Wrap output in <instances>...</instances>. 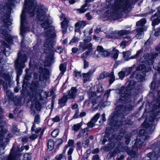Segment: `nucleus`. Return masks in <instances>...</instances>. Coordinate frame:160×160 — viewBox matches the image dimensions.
<instances>
[{"label":"nucleus","mask_w":160,"mask_h":160,"mask_svg":"<svg viewBox=\"0 0 160 160\" xmlns=\"http://www.w3.org/2000/svg\"><path fill=\"white\" fill-rule=\"evenodd\" d=\"M109 74V73L108 72L103 71L99 75L98 77L97 78V79L98 80H100L105 78H107Z\"/></svg>","instance_id":"412c9836"},{"label":"nucleus","mask_w":160,"mask_h":160,"mask_svg":"<svg viewBox=\"0 0 160 160\" xmlns=\"http://www.w3.org/2000/svg\"><path fill=\"white\" fill-rule=\"evenodd\" d=\"M95 122H94L91 120L89 122L87 123V126L88 127L90 128H92L95 126Z\"/></svg>","instance_id":"09e8293b"},{"label":"nucleus","mask_w":160,"mask_h":160,"mask_svg":"<svg viewBox=\"0 0 160 160\" xmlns=\"http://www.w3.org/2000/svg\"><path fill=\"white\" fill-rule=\"evenodd\" d=\"M0 84H3L4 90L6 92V94L9 97H10L12 95V93L10 91L7 89V82L4 83V82L2 80L0 79Z\"/></svg>","instance_id":"4468645a"},{"label":"nucleus","mask_w":160,"mask_h":160,"mask_svg":"<svg viewBox=\"0 0 160 160\" xmlns=\"http://www.w3.org/2000/svg\"><path fill=\"white\" fill-rule=\"evenodd\" d=\"M56 160H66L65 156L63 154H60L57 155L55 157Z\"/></svg>","instance_id":"cd10ccee"},{"label":"nucleus","mask_w":160,"mask_h":160,"mask_svg":"<svg viewBox=\"0 0 160 160\" xmlns=\"http://www.w3.org/2000/svg\"><path fill=\"white\" fill-rule=\"evenodd\" d=\"M147 133V130L144 129H142L139 130L138 134L140 137H143Z\"/></svg>","instance_id":"ea45409f"},{"label":"nucleus","mask_w":160,"mask_h":160,"mask_svg":"<svg viewBox=\"0 0 160 160\" xmlns=\"http://www.w3.org/2000/svg\"><path fill=\"white\" fill-rule=\"evenodd\" d=\"M40 122V117L38 115H36L34 120V122L37 124H38Z\"/></svg>","instance_id":"de8ad7c7"},{"label":"nucleus","mask_w":160,"mask_h":160,"mask_svg":"<svg viewBox=\"0 0 160 160\" xmlns=\"http://www.w3.org/2000/svg\"><path fill=\"white\" fill-rule=\"evenodd\" d=\"M75 34H76L77 33H79L80 34V22H78L75 25Z\"/></svg>","instance_id":"a878e982"},{"label":"nucleus","mask_w":160,"mask_h":160,"mask_svg":"<svg viewBox=\"0 0 160 160\" xmlns=\"http://www.w3.org/2000/svg\"><path fill=\"white\" fill-rule=\"evenodd\" d=\"M37 137V134H33L29 137V138L31 140H34L36 139Z\"/></svg>","instance_id":"338daca9"},{"label":"nucleus","mask_w":160,"mask_h":160,"mask_svg":"<svg viewBox=\"0 0 160 160\" xmlns=\"http://www.w3.org/2000/svg\"><path fill=\"white\" fill-rule=\"evenodd\" d=\"M124 107V106L122 104L119 105L116 107L115 109L117 111H122Z\"/></svg>","instance_id":"603ef678"},{"label":"nucleus","mask_w":160,"mask_h":160,"mask_svg":"<svg viewBox=\"0 0 160 160\" xmlns=\"http://www.w3.org/2000/svg\"><path fill=\"white\" fill-rule=\"evenodd\" d=\"M88 151L87 150V152L84 154L81 160H88V158L89 154L90 153V152H88Z\"/></svg>","instance_id":"37998d69"},{"label":"nucleus","mask_w":160,"mask_h":160,"mask_svg":"<svg viewBox=\"0 0 160 160\" xmlns=\"http://www.w3.org/2000/svg\"><path fill=\"white\" fill-rule=\"evenodd\" d=\"M140 142V139L137 138L135 140L134 142V146L137 148H141L142 146L140 144H139V143Z\"/></svg>","instance_id":"c9c22d12"},{"label":"nucleus","mask_w":160,"mask_h":160,"mask_svg":"<svg viewBox=\"0 0 160 160\" xmlns=\"http://www.w3.org/2000/svg\"><path fill=\"white\" fill-rule=\"evenodd\" d=\"M114 131V128L112 127H108L106 128L105 131V134L103 136V138L101 140V144L104 145L108 141L110 142L107 144L106 147V149L108 151H109L114 148L115 147V144L114 142H112V140L115 138V135L112 134L111 137H110L111 134H112Z\"/></svg>","instance_id":"7ed1b4c3"},{"label":"nucleus","mask_w":160,"mask_h":160,"mask_svg":"<svg viewBox=\"0 0 160 160\" xmlns=\"http://www.w3.org/2000/svg\"><path fill=\"white\" fill-rule=\"evenodd\" d=\"M150 87L151 90L154 91L156 90L157 88L156 83L155 81H152L151 83Z\"/></svg>","instance_id":"72a5a7b5"},{"label":"nucleus","mask_w":160,"mask_h":160,"mask_svg":"<svg viewBox=\"0 0 160 160\" xmlns=\"http://www.w3.org/2000/svg\"><path fill=\"white\" fill-rule=\"evenodd\" d=\"M134 81H129L126 86L122 85L118 89V94L120 95L119 101L123 104H126L131 101V91L133 90L136 86Z\"/></svg>","instance_id":"f03ea898"},{"label":"nucleus","mask_w":160,"mask_h":160,"mask_svg":"<svg viewBox=\"0 0 160 160\" xmlns=\"http://www.w3.org/2000/svg\"><path fill=\"white\" fill-rule=\"evenodd\" d=\"M79 40V39L76 37H74L71 41L69 44L71 45H73L74 43H76Z\"/></svg>","instance_id":"79ce46f5"},{"label":"nucleus","mask_w":160,"mask_h":160,"mask_svg":"<svg viewBox=\"0 0 160 160\" xmlns=\"http://www.w3.org/2000/svg\"><path fill=\"white\" fill-rule=\"evenodd\" d=\"M160 146V141H157L153 143L150 145L149 146V148L154 150L158 148Z\"/></svg>","instance_id":"dca6fc26"},{"label":"nucleus","mask_w":160,"mask_h":160,"mask_svg":"<svg viewBox=\"0 0 160 160\" xmlns=\"http://www.w3.org/2000/svg\"><path fill=\"white\" fill-rule=\"evenodd\" d=\"M100 159L99 156L98 154H96L92 157V160H99Z\"/></svg>","instance_id":"774afa93"},{"label":"nucleus","mask_w":160,"mask_h":160,"mask_svg":"<svg viewBox=\"0 0 160 160\" xmlns=\"http://www.w3.org/2000/svg\"><path fill=\"white\" fill-rule=\"evenodd\" d=\"M79 109L77 110L75 112V113L73 117V118H77L79 117Z\"/></svg>","instance_id":"69168bd1"},{"label":"nucleus","mask_w":160,"mask_h":160,"mask_svg":"<svg viewBox=\"0 0 160 160\" xmlns=\"http://www.w3.org/2000/svg\"><path fill=\"white\" fill-rule=\"evenodd\" d=\"M74 78H79L80 77V72L77 71H75L74 73Z\"/></svg>","instance_id":"e2e57ef3"},{"label":"nucleus","mask_w":160,"mask_h":160,"mask_svg":"<svg viewBox=\"0 0 160 160\" xmlns=\"http://www.w3.org/2000/svg\"><path fill=\"white\" fill-rule=\"evenodd\" d=\"M112 10L110 11L109 9L106 10L104 13L106 16H108V18L109 19L116 20L119 18V14L117 12L118 9L115 6H113L112 8Z\"/></svg>","instance_id":"6e6552de"},{"label":"nucleus","mask_w":160,"mask_h":160,"mask_svg":"<svg viewBox=\"0 0 160 160\" xmlns=\"http://www.w3.org/2000/svg\"><path fill=\"white\" fill-rule=\"evenodd\" d=\"M60 70L62 71V72L60 73L59 77H62V76L64 72L66 71V68L65 65L64 64H61L59 66Z\"/></svg>","instance_id":"bb28decb"},{"label":"nucleus","mask_w":160,"mask_h":160,"mask_svg":"<svg viewBox=\"0 0 160 160\" xmlns=\"http://www.w3.org/2000/svg\"><path fill=\"white\" fill-rule=\"evenodd\" d=\"M77 92V90L75 88H72L71 89V90L69 91L67 95H64L59 99L58 104L59 105V107L62 108L65 106L68 98H74L76 97Z\"/></svg>","instance_id":"423d86ee"},{"label":"nucleus","mask_w":160,"mask_h":160,"mask_svg":"<svg viewBox=\"0 0 160 160\" xmlns=\"http://www.w3.org/2000/svg\"><path fill=\"white\" fill-rule=\"evenodd\" d=\"M96 50L98 51L99 53H101L103 52L104 48L102 46L98 45L97 47Z\"/></svg>","instance_id":"052dcab7"},{"label":"nucleus","mask_w":160,"mask_h":160,"mask_svg":"<svg viewBox=\"0 0 160 160\" xmlns=\"http://www.w3.org/2000/svg\"><path fill=\"white\" fill-rule=\"evenodd\" d=\"M72 129L75 132H77L80 128V123L74 124L72 127Z\"/></svg>","instance_id":"7c9ffc66"},{"label":"nucleus","mask_w":160,"mask_h":160,"mask_svg":"<svg viewBox=\"0 0 160 160\" xmlns=\"http://www.w3.org/2000/svg\"><path fill=\"white\" fill-rule=\"evenodd\" d=\"M52 121L54 122H59L60 121V119L59 116L57 115L52 119Z\"/></svg>","instance_id":"4d7b16f0"},{"label":"nucleus","mask_w":160,"mask_h":160,"mask_svg":"<svg viewBox=\"0 0 160 160\" xmlns=\"http://www.w3.org/2000/svg\"><path fill=\"white\" fill-rule=\"evenodd\" d=\"M33 89L36 91L34 96H30V100L32 103L34 102V101H38V100H42L43 98L41 92H39L41 85L39 84L38 82L37 81L32 84Z\"/></svg>","instance_id":"0eeeda50"},{"label":"nucleus","mask_w":160,"mask_h":160,"mask_svg":"<svg viewBox=\"0 0 160 160\" xmlns=\"http://www.w3.org/2000/svg\"><path fill=\"white\" fill-rule=\"evenodd\" d=\"M146 22L147 21L145 18H142L136 22V26L137 27H139V26L144 27V25Z\"/></svg>","instance_id":"f3484780"},{"label":"nucleus","mask_w":160,"mask_h":160,"mask_svg":"<svg viewBox=\"0 0 160 160\" xmlns=\"http://www.w3.org/2000/svg\"><path fill=\"white\" fill-rule=\"evenodd\" d=\"M59 131L58 129L54 130L51 133L52 136L54 138L56 137L59 134Z\"/></svg>","instance_id":"e433bc0d"},{"label":"nucleus","mask_w":160,"mask_h":160,"mask_svg":"<svg viewBox=\"0 0 160 160\" xmlns=\"http://www.w3.org/2000/svg\"><path fill=\"white\" fill-rule=\"evenodd\" d=\"M39 92H41L43 99L48 97L49 93L42 90H39Z\"/></svg>","instance_id":"2f4dec72"},{"label":"nucleus","mask_w":160,"mask_h":160,"mask_svg":"<svg viewBox=\"0 0 160 160\" xmlns=\"http://www.w3.org/2000/svg\"><path fill=\"white\" fill-rule=\"evenodd\" d=\"M115 7L119 10L120 9H122L123 12L124 13H126L128 11V5L125 3H123L121 4L118 3L115 6Z\"/></svg>","instance_id":"f8f14e48"},{"label":"nucleus","mask_w":160,"mask_h":160,"mask_svg":"<svg viewBox=\"0 0 160 160\" xmlns=\"http://www.w3.org/2000/svg\"><path fill=\"white\" fill-rule=\"evenodd\" d=\"M102 55L104 57H107L110 55V52L107 51L105 50L104 49L103 50V52H101Z\"/></svg>","instance_id":"3c124183"},{"label":"nucleus","mask_w":160,"mask_h":160,"mask_svg":"<svg viewBox=\"0 0 160 160\" xmlns=\"http://www.w3.org/2000/svg\"><path fill=\"white\" fill-rule=\"evenodd\" d=\"M136 30L137 34H136V37L139 39H141L143 38V32L144 31H146V29L145 27H141L140 28H138L136 29Z\"/></svg>","instance_id":"9b49d317"},{"label":"nucleus","mask_w":160,"mask_h":160,"mask_svg":"<svg viewBox=\"0 0 160 160\" xmlns=\"http://www.w3.org/2000/svg\"><path fill=\"white\" fill-rule=\"evenodd\" d=\"M30 156L28 153L25 154L24 155L23 160H31Z\"/></svg>","instance_id":"680f3d73"},{"label":"nucleus","mask_w":160,"mask_h":160,"mask_svg":"<svg viewBox=\"0 0 160 160\" xmlns=\"http://www.w3.org/2000/svg\"><path fill=\"white\" fill-rule=\"evenodd\" d=\"M100 117V114L99 113H96L91 119L94 122H96L99 118Z\"/></svg>","instance_id":"a19ab883"},{"label":"nucleus","mask_w":160,"mask_h":160,"mask_svg":"<svg viewBox=\"0 0 160 160\" xmlns=\"http://www.w3.org/2000/svg\"><path fill=\"white\" fill-rule=\"evenodd\" d=\"M47 11V8L43 5L38 6L35 0H25L21 16L20 34L22 36L24 32L30 30L28 28L26 20L27 14L30 17L36 14L37 20L39 21L45 20V22L41 24L42 28L45 30L47 29L45 33L46 41L44 46L47 48L48 52L52 53L54 51L52 46L54 43L53 39L55 37L56 34L54 27L50 25L52 22L49 21L48 16L46 15Z\"/></svg>","instance_id":"f257e3e1"},{"label":"nucleus","mask_w":160,"mask_h":160,"mask_svg":"<svg viewBox=\"0 0 160 160\" xmlns=\"http://www.w3.org/2000/svg\"><path fill=\"white\" fill-rule=\"evenodd\" d=\"M61 20L62 21L61 23V27L62 29V32L65 33L66 32L68 26V20L64 15H62L60 17Z\"/></svg>","instance_id":"9d476101"},{"label":"nucleus","mask_w":160,"mask_h":160,"mask_svg":"<svg viewBox=\"0 0 160 160\" xmlns=\"http://www.w3.org/2000/svg\"><path fill=\"white\" fill-rule=\"evenodd\" d=\"M117 152L113 150L112 152L110 151L107 155V157L109 155L108 158H111L114 157L117 154Z\"/></svg>","instance_id":"58836bf2"},{"label":"nucleus","mask_w":160,"mask_h":160,"mask_svg":"<svg viewBox=\"0 0 160 160\" xmlns=\"http://www.w3.org/2000/svg\"><path fill=\"white\" fill-rule=\"evenodd\" d=\"M36 103L35 107L37 110H39L41 108V105L38 101H34Z\"/></svg>","instance_id":"5fc2aeb1"},{"label":"nucleus","mask_w":160,"mask_h":160,"mask_svg":"<svg viewBox=\"0 0 160 160\" xmlns=\"http://www.w3.org/2000/svg\"><path fill=\"white\" fill-rule=\"evenodd\" d=\"M18 58L15 61V67L17 72V82L22 72V68L25 67V63L28 60L26 54L23 52H19L18 55Z\"/></svg>","instance_id":"20e7f679"},{"label":"nucleus","mask_w":160,"mask_h":160,"mask_svg":"<svg viewBox=\"0 0 160 160\" xmlns=\"http://www.w3.org/2000/svg\"><path fill=\"white\" fill-rule=\"evenodd\" d=\"M92 51L87 50L84 53L82 54L81 58L82 59H85L87 58L89 54L91 53Z\"/></svg>","instance_id":"c85d7f7f"},{"label":"nucleus","mask_w":160,"mask_h":160,"mask_svg":"<svg viewBox=\"0 0 160 160\" xmlns=\"http://www.w3.org/2000/svg\"><path fill=\"white\" fill-rule=\"evenodd\" d=\"M54 142L52 139L49 140L48 143V149L49 151L52 150L54 148Z\"/></svg>","instance_id":"6ab92c4d"},{"label":"nucleus","mask_w":160,"mask_h":160,"mask_svg":"<svg viewBox=\"0 0 160 160\" xmlns=\"http://www.w3.org/2000/svg\"><path fill=\"white\" fill-rule=\"evenodd\" d=\"M131 32L130 30L124 29L118 31V33L120 36H123L125 35H127Z\"/></svg>","instance_id":"5701e85b"},{"label":"nucleus","mask_w":160,"mask_h":160,"mask_svg":"<svg viewBox=\"0 0 160 160\" xmlns=\"http://www.w3.org/2000/svg\"><path fill=\"white\" fill-rule=\"evenodd\" d=\"M118 75L120 78H123L125 76V72L123 71H120L118 73Z\"/></svg>","instance_id":"13d9d810"},{"label":"nucleus","mask_w":160,"mask_h":160,"mask_svg":"<svg viewBox=\"0 0 160 160\" xmlns=\"http://www.w3.org/2000/svg\"><path fill=\"white\" fill-rule=\"evenodd\" d=\"M123 115L122 111H117L115 112L112 113L109 116L108 119V124L110 127L118 128L122 125V122L118 120L116 117H120Z\"/></svg>","instance_id":"39448f33"},{"label":"nucleus","mask_w":160,"mask_h":160,"mask_svg":"<svg viewBox=\"0 0 160 160\" xmlns=\"http://www.w3.org/2000/svg\"><path fill=\"white\" fill-rule=\"evenodd\" d=\"M112 0H106V2H108V4L106 5L107 8H109L110 7L112 8L113 7V6H112L111 3V2Z\"/></svg>","instance_id":"bf43d9fd"},{"label":"nucleus","mask_w":160,"mask_h":160,"mask_svg":"<svg viewBox=\"0 0 160 160\" xmlns=\"http://www.w3.org/2000/svg\"><path fill=\"white\" fill-rule=\"evenodd\" d=\"M156 16H158L160 18V10H158L157 12L151 17V19L152 20Z\"/></svg>","instance_id":"c03bdc74"},{"label":"nucleus","mask_w":160,"mask_h":160,"mask_svg":"<svg viewBox=\"0 0 160 160\" xmlns=\"http://www.w3.org/2000/svg\"><path fill=\"white\" fill-rule=\"evenodd\" d=\"M108 77L110 78L109 80V83L110 85H111L115 80V76L113 71H112L110 73H109L108 76Z\"/></svg>","instance_id":"a211bd4d"},{"label":"nucleus","mask_w":160,"mask_h":160,"mask_svg":"<svg viewBox=\"0 0 160 160\" xmlns=\"http://www.w3.org/2000/svg\"><path fill=\"white\" fill-rule=\"evenodd\" d=\"M81 132L85 134V133H86L85 136L87 135V137L88 136V134L87 132L89 130L88 128H85L84 129H82V128H81Z\"/></svg>","instance_id":"6e6d98bb"},{"label":"nucleus","mask_w":160,"mask_h":160,"mask_svg":"<svg viewBox=\"0 0 160 160\" xmlns=\"http://www.w3.org/2000/svg\"><path fill=\"white\" fill-rule=\"evenodd\" d=\"M73 143L74 141L72 139H69L68 142V144L65 147V152L68 147H72Z\"/></svg>","instance_id":"f704fd0d"},{"label":"nucleus","mask_w":160,"mask_h":160,"mask_svg":"<svg viewBox=\"0 0 160 160\" xmlns=\"http://www.w3.org/2000/svg\"><path fill=\"white\" fill-rule=\"evenodd\" d=\"M153 61L152 57H148L147 59L145 60V63L147 65H151L153 64Z\"/></svg>","instance_id":"c756f323"},{"label":"nucleus","mask_w":160,"mask_h":160,"mask_svg":"<svg viewBox=\"0 0 160 160\" xmlns=\"http://www.w3.org/2000/svg\"><path fill=\"white\" fill-rule=\"evenodd\" d=\"M114 51L115 52L113 54L112 57L114 59H116L118 57L119 52L118 49L115 50Z\"/></svg>","instance_id":"a18cd8bd"},{"label":"nucleus","mask_w":160,"mask_h":160,"mask_svg":"<svg viewBox=\"0 0 160 160\" xmlns=\"http://www.w3.org/2000/svg\"><path fill=\"white\" fill-rule=\"evenodd\" d=\"M12 131L17 135H18L19 134V130L16 127H14L13 126Z\"/></svg>","instance_id":"49530a36"},{"label":"nucleus","mask_w":160,"mask_h":160,"mask_svg":"<svg viewBox=\"0 0 160 160\" xmlns=\"http://www.w3.org/2000/svg\"><path fill=\"white\" fill-rule=\"evenodd\" d=\"M133 69L134 67L132 66L129 67L126 70V72L127 73V75H128L130 74Z\"/></svg>","instance_id":"8fccbe9b"},{"label":"nucleus","mask_w":160,"mask_h":160,"mask_svg":"<svg viewBox=\"0 0 160 160\" xmlns=\"http://www.w3.org/2000/svg\"><path fill=\"white\" fill-rule=\"evenodd\" d=\"M0 49L6 56L8 57L9 56L10 54V51L11 50V48L5 42H2L0 46Z\"/></svg>","instance_id":"1a4fd4ad"},{"label":"nucleus","mask_w":160,"mask_h":160,"mask_svg":"<svg viewBox=\"0 0 160 160\" xmlns=\"http://www.w3.org/2000/svg\"><path fill=\"white\" fill-rule=\"evenodd\" d=\"M41 130V128H37L35 124L34 123H33L31 129V131L32 132H34L35 134H37L40 132Z\"/></svg>","instance_id":"aec40b11"},{"label":"nucleus","mask_w":160,"mask_h":160,"mask_svg":"<svg viewBox=\"0 0 160 160\" xmlns=\"http://www.w3.org/2000/svg\"><path fill=\"white\" fill-rule=\"evenodd\" d=\"M81 48H82L83 50H85L88 49V50L92 51V44L91 43H90L88 44L85 43H82L81 42Z\"/></svg>","instance_id":"2eb2a0df"},{"label":"nucleus","mask_w":160,"mask_h":160,"mask_svg":"<svg viewBox=\"0 0 160 160\" xmlns=\"http://www.w3.org/2000/svg\"><path fill=\"white\" fill-rule=\"evenodd\" d=\"M142 127L145 128L147 129L150 127V123L145 121H144L141 125Z\"/></svg>","instance_id":"4c0bfd02"},{"label":"nucleus","mask_w":160,"mask_h":160,"mask_svg":"<svg viewBox=\"0 0 160 160\" xmlns=\"http://www.w3.org/2000/svg\"><path fill=\"white\" fill-rule=\"evenodd\" d=\"M136 78L137 79L139 80L140 82L142 81L144 78V76L142 75L139 74H137L136 76Z\"/></svg>","instance_id":"864d4df0"},{"label":"nucleus","mask_w":160,"mask_h":160,"mask_svg":"<svg viewBox=\"0 0 160 160\" xmlns=\"http://www.w3.org/2000/svg\"><path fill=\"white\" fill-rule=\"evenodd\" d=\"M156 17H157L156 18L154 19V18L152 20L150 19L152 21V25L153 27L160 23V18L158 17V16Z\"/></svg>","instance_id":"b1692460"},{"label":"nucleus","mask_w":160,"mask_h":160,"mask_svg":"<svg viewBox=\"0 0 160 160\" xmlns=\"http://www.w3.org/2000/svg\"><path fill=\"white\" fill-rule=\"evenodd\" d=\"M14 150V147L13 146L11 149V152L8 158V160H15V159L13 157Z\"/></svg>","instance_id":"473e14b6"},{"label":"nucleus","mask_w":160,"mask_h":160,"mask_svg":"<svg viewBox=\"0 0 160 160\" xmlns=\"http://www.w3.org/2000/svg\"><path fill=\"white\" fill-rule=\"evenodd\" d=\"M127 154L132 158H135L138 157L136 152L133 150H129L127 152Z\"/></svg>","instance_id":"4be33fe9"},{"label":"nucleus","mask_w":160,"mask_h":160,"mask_svg":"<svg viewBox=\"0 0 160 160\" xmlns=\"http://www.w3.org/2000/svg\"><path fill=\"white\" fill-rule=\"evenodd\" d=\"M83 61H84L83 68L84 69H85L88 67L89 63L88 62H87V60L86 59H84Z\"/></svg>","instance_id":"0e129e2a"},{"label":"nucleus","mask_w":160,"mask_h":160,"mask_svg":"<svg viewBox=\"0 0 160 160\" xmlns=\"http://www.w3.org/2000/svg\"><path fill=\"white\" fill-rule=\"evenodd\" d=\"M6 129H4L2 126H0V141L2 140L3 138V135L7 132Z\"/></svg>","instance_id":"393cba45"},{"label":"nucleus","mask_w":160,"mask_h":160,"mask_svg":"<svg viewBox=\"0 0 160 160\" xmlns=\"http://www.w3.org/2000/svg\"><path fill=\"white\" fill-rule=\"evenodd\" d=\"M93 72L94 71L91 69L87 73H82L84 83H86L87 81H89L91 76Z\"/></svg>","instance_id":"ddd939ff"}]
</instances>
